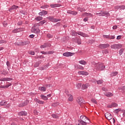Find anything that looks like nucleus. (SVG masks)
<instances>
[{
	"label": "nucleus",
	"instance_id": "obj_34",
	"mask_svg": "<svg viewBox=\"0 0 125 125\" xmlns=\"http://www.w3.org/2000/svg\"><path fill=\"white\" fill-rule=\"evenodd\" d=\"M28 43H29V42H27L26 43L22 42L21 43H18V45H24V44H28Z\"/></svg>",
	"mask_w": 125,
	"mask_h": 125
},
{
	"label": "nucleus",
	"instance_id": "obj_43",
	"mask_svg": "<svg viewBox=\"0 0 125 125\" xmlns=\"http://www.w3.org/2000/svg\"><path fill=\"white\" fill-rule=\"evenodd\" d=\"M120 111H121V109H120V108H118L117 109H115L114 110V113L115 114H118L119 113V112H120Z\"/></svg>",
	"mask_w": 125,
	"mask_h": 125
},
{
	"label": "nucleus",
	"instance_id": "obj_58",
	"mask_svg": "<svg viewBox=\"0 0 125 125\" xmlns=\"http://www.w3.org/2000/svg\"><path fill=\"white\" fill-rule=\"evenodd\" d=\"M115 9H119L121 8V6H116L115 7Z\"/></svg>",
	"mask_w": 125,
	"mask_h": 125
},
{
	"label": "nucleus",
	"instance_id": "obj_62",
	"mask_svg": "<svg viewBox=\"0 0 125 125\" xmlns=\"http://www.w3.org/2000/svg\"><path fill=\"white\" fill-rule=\"evenodd\" d=\"M11 85V83H9L8 84L5 85V87H9Z\"/></svg>",
	"mask_w": 125,
	"mask_h": 125
},
{
	"label": "nucleus",
	"instance_id": "obj_29",
	"mask_svg": "<svg viewBox=\"0 0 125 125\" xmlns=\"http://www.w3.org/2000/svg\"><path fill=\"white\" fill-rule=\"evenodd\" d=\"M20 30V28L15 29L13 30L12 32L14 34H15L16 33H18V32H20V30Z\"/></svg>",
	"mask_w": 125,
	"mask_h": 125
},
{
	"label": "nucleus",
	"instance_id": "obj_38",
	"mask_svg": "<svg viewBox=\"0 0 125 125\" xmlns=\"http://www.w3.org/2000/svg\"><path fill=\"white\" fill-rule=\"evenodd\" d=\"M53 37V36L51 35L49 33H48L47 34V38H48V39H51V38H52Z\"/></svg>",
	"mask_w": 125,
	"mask_h": 125
},
{
	"label": "nucleus",
	"instance_id": "obj_61",
	"mask_svg": "<svg viewBox=\"0 0 125 125\" xmlns=\"http://www.w3.org/2000/svg\"><path fill=\"white\" fill-rule=\"evenodd\" d=\"M53 54V52H52V51L47 52V54Z\"/></svg>",
	"mask_w": 125,
	"mask_h": 125
},
{
	"label": "nucleus",
	"instance_id": "obj_44",
	"mask_svg": "<svg viewBox=\"0 0 125 125\" xmlns=\"http://www.w3.org/2000/svg\"><path fill=\"white\" fill-rule=\"evenodd\" d=\"M124 50H125L124 49H121L119 51V54H120V55H122V54H123V53H124Z\"/></svg>",
	"mask_w": 125,
	"mask_h": 125
},
{
	"label": "nucleus",
	"instance_id": "obj_8",
	"mask_svg": "<svg viewBox=\"0 0 125 125\" xmlns=\"http://www.w3.org/2000/svg\"><path fill=\"white\" fill-rule=\"evenodd\" d=\"M74 53H71V52H65L63 54V56H65L66 57H69L70 56H73L74 55Z\"/></svg>",
	"mask_w": 125,
	"mask_h": 125
},
{
	"label": "nucleus",
	"instance_id": "obj_20",
	"mask_svg": "<svg viewBox=\"0 0 125 125\" xmlns=\"http://www.w3.org/2000/svg\"><path fill=\"white\" fill-rule=\"evenodd\" d=\"M18 7V6L13 5L10 8V9H9V11H11L12 10H15V9H17Z\"/></svg>",
	"mask_w": 125,
	"mask_h": 125
},
{
	"label": "nucleus",
	"instance_id": "obj_36",
	"mask_svg": "<svg viewBox=\"0 0 125 125\" xmlns=\"http://www.w3.org/2000/svg\"><path fill=\"white\" fill-rule=\"evenodd\" d=\"M103 53H104L105 54H108L109 53V50L107 49L104 50L103 51Z\"/></svg>",
	"mask_w": 125,
	"mask_h": 125
},
{
	"label": "nucleus",
	"instance_id": "obj_16",
	"mask_svg": "<svg viewBox=\"0 0 125 125\" xmlns=\"http://www.w3.org/2000/svg\"><path fill=\"white\" fill-rule=\"evenodd\" d=\"M80 119L81 120V122H86V121H88V118L85 116H81Z\"/></svg>",
	"mask_w": 125,
	"mask_h": 125
},
{
	"label": "nucleus",
	"instance_id": "obj_19",
	"mask_svg": "<svg viewBox=\"0 0 125 125\" xmlns=\"http://www.w3.org/2000/svg\"><path fill=\"white\" fill-rule=\"evenodd\" d=\"M50 6L52 8H54L55 7H59V6H60V4H50Z\"/></svg>",
	"mask_w": 125,
	"mask_h": 125
},
{
	"label": "nucleus",
	"instance_id": "obj_42",
	"mask_svg": "<svg viewBox=\"0 0 125 125\" xmlns=\"http://www.w3.org/2000/svg\"><path fill=\"white\" fill-rule=\"evenodd\" d=\"M97 83L98 84H102V83H103V80H99Z\"/></svg>",
	"mask_w": 125,
	"mask_h": 125
},
{
	"label": "nucleus",
	"instance_id": "obj_17",
	"mask_svg": "<svg viewBox=\"0 0 125 125\" xmlns=\"http://www.w3.org/2000/svg\"><path fill=\"white\" fill-rule=\"evenodd\" d=\"M39 14L41 16L46 15L47 14V11L43 10L42 12H40Z\"/></svg>",
	"mask_w": 125,
	"mask_h": 125
},
{
	"label": "nucleus",
	"instance_id": "obj_23",
	"mask_svg": "<svg viewBox=\"0 0 125 125\" xmlns=\"http://www.w3.org/2000/svg\"><path fill=\"white\" fill-rule=\"evenodd\" d=\"M79 62L80 64H81V65H86V64H87L86 62L84 61V60L79 61Z\"/></svg>",
	"mask_w": 125,
	"mask_h": 125
},
{
	"label": "nucleus",
	"instance_id": "obj_9",
	"mask_svg": "<svg viewBox=\"0 0 125 125\" xmlns=\"http://www.w3.org/2000/svg\"><path fill=\"white\" fill-rule=\"evenodd\" d=\"M93 15L90 13H84L82 15V17H92Z\"/></svg>",
	"mask_w": 125,
	"mask_h": 125
},
{
	"label": "nucleus",
	"instance_id": "obj_25",
	"mask_svg": "<svg viewBox=\"0 0 125 125\" xmlns=\"http://www.w3.org/2000/svg\"><path fill=\"white\" fill-rule=\"evenodd\" d=\"M40 97H41L42 99H43V100H45V101H46L48 99V98H47V96H44L43 95H41L40 96Z\"/></svg>",
	"mask_w": 125,
	"mask_h": 125
},
{
	"label": "nucleus",
	"instance_id": "obj_4",
	"mask_svg": "<svg viewBox=\"0 0 125 125\" xmlns=\"http://www.w3.org/2000/svg\"><path fill=\"white\" fill-rule=\"evenodd\" d=\"M109 46H110V45L108 43L101 44L99 45L100 48H101L102 49H104L105 48H107V47H109Z\"/></svg>",
	"mask_w": 125,
	"mask_h": 125
},
{
	"label": "nucleus",
	"instance_id": "obj_15",
	"mask_svg": "<svg viewBox=\"0 0 125 125\" xmlns=\"http://www.w3.org/2000/svg\"><path fill=\"white\" fill-rule=\"evenodd\" d=\"M79 75H83L84 76H87L88 72H86L84 71H81L78 72Z\"/></svg>",
	"mask_w": 125,
	"mask_h": 125
},
{
	"label": "nucleus",
	"instance_id": "obj_47",
	"mask_svg": "<svg viewBox=\"0 0 125 125\" xmlns=\"http://www.w3.org/2000/svg\"><path fill=\"white\" fill-rule=\"evenodd\" d=\"M71 14H72V15H77L78 14V12L76 11H71Z\"/></svg>",
	"mask_w": 125,
	"mask_h": 125
},
{
	"label": "nucleus",
	"instance_id": "obj_12",
	"mask_svg": "<svg viewBox=\"0 0 125 125\" xmlns=\"http://www.w3.org/2000/svg\"><path fill=\"white\" fill-rule=\"evenodd\" d=\"M103 37L104 39H109V40H114L115 39V36H110L108 35H104Z\"/></svg>",
	"mask_w": 125,
	"mask_h": 125
},
{
	"label": "nucleus",
	"instance_id": "obj_64",
	"mask_svg": "<svg viewBox=\"0 0 125 125\" xmlns=\"http://www.w3.org/2000/svg\"><path fill=\"white\" fill-rule=\"evenodd\" d=\"M120 7H121L120 8H121V9H125V6H124V5L120 6Z\"/></svg>",
	"mask_w": 125,
	"mask_h": 125
},
{
	"label": "nucleus",
	"instance_id": "obj_18",
	"mask_svg": "<svg viewBox=\"0 0 125 125\" xmlns=\"http://www.w3.org/2000/svg\"><path fill=\"white\" fill-rule=\"evenodd\" d=\"M108 108H112V107H118V104L115 103H112L111 104H109L107 106Z\"/></svg>",
	"mask_w": 125,
	"mask_h": 125
},
{
	"label": "nucleus",
	"instance_id": "obj_10",
	"mask_svg": "<svg viewBox=\"0 0 125 125\" xmlns=\"http://www.w3.org/2000/svg\"><path fill=\"white\" fill-rule=\"evenodd\" d=\"M50 46H51V44H50V43H47L42 45L40 47L41 48H45L46 47H50Z\"/></svg>",
	"mask_w": 125,
	"mask_h": 125
},
{
	"label": "nucleus",
	"instance_id": "obj_37",
	"mask_svg": "<svg viewBox=\"0 0 125 125\" xmlns=\"http://www.w3.org/2000/svg\"><path fill=\"white\" fill-rule=\"evenodd\" d=\"M76 86L78 89H80V88H81V87L82 86V83H78L77 84H76Z\"/></svg>",
	"mask_w": 125,
	"mask_h": 125
},
{
	"label": "nucleus",
	"instance_id": "obj_60",
	"mask_svg": "<svg viewBox=\"0 0 125 125\" xmlns=\"http://www.w3.org/2000/svg\"><path fill=\"white\" fill-rule=\"evenodd\" d=\"M102 90H103L104 91H107L108 90L107 89V88H106L105 87H103Z\"/></svg>",
	"mask_w": 125,
	"mask_h": 125
},
{
	"label": "nucleus",
	"instance_id": "obj_45",
	"mask_svg": "<svg viewBox=\"0 0 125 125\" xmlns=\"http://www.w3.org/2000/svg\"><path fill=\"white\" fill-rule=\"evenodd\" d=\"M52 118H54V119H58L59 117L56 114H52Z\"/></svg>",
	"mask_w": 125,
	"mask_h": 125
},
{
	"label": "nucleus",
	"instance_id": "obj_26",
	"mask_svg": "<svg viewBox=\"0 0 125 125\" xmlns=\"http://www.w3.org/2000/svg\"><path fill=\"white\" fill-rule=\"evenodd\" d=\"M0 82H7V81H10V78H4L0 79Z\"/></svg>",
	"mask_w": 125,
	"mask_h": 125
},
{
	"label": "nucleus",
	"instance_id": "obj_1",
	"mask_svg": "<svg viewBox=\"0 0 125 125\" xmlns=\"http://www.w3.org/2000/svg\"><path fill=\"white\" fill-rule=\"evenodd\" d=\"M94 67L96 71H103L105 69V65L101 62L95 64Z\"/></svg>",
	"mask_w": 125,
	"mask_h": 125
},
{
	"label": "nucleus",
	"instance_id": "obj_35",
	"mask_svg": "<svg viewBox=\"0 0 125 125\" xmlns=\"http://www.w3.org/2000/svg\"><path fill=\"white\" fill-rule=\"evenodd\" d=\"M109 121H110V123H112L113 124H115V123H116V120H115V118H111L110 120H109Z\"/></svg>",
	"mask_w": 125,
	"mask_h": 125
},
{
	"label": "nucleus",
	"instance_id": "obj_5",
	"mask_svg": "<svg viewBox=\"0 0 125 125\" xmlns=\"http://www.w3.org/2000/svg\"><path fill=\"white\" fill-rule=\"evenodd\" d=\"M47 19H48V20H50L52 22H58V21H60V19H54L53 17H47Z\"/></svg>",
	"mask_w": 125,
	"mask_h": 125
},
{
	"label": "nucleus",
	"instance_id": "obj_14",
	"mask_svg": "<svg viewBox=\"0 0 125 125\" xmlns=\"http://www.w3.org/2000/svg\"><path fill=\"white\" fill-rule=\"evenodd\" d=\"M88 87H89V84L88 83L83 84L82 85V89H86V88H87Z\"/></svg>",
	"mask_w": 125,
	"mask_h": 125
},
{
	"label": "nucleus",
	"instance_id": "obj_30",
	"mask_svg": "<svg viewBox=\"0 0 125 125\" xmlns=\"http://www.w3.org/2000/svg\"><path fill=\"white\" fill-rule=\"evenodd\" d=\"M68 100L69 101H73V96L72 95H68Z\"/></svg>",
	"mask_w": 125,
	"mask_h": 125
},
{
	"label": "nucleus",
	"instance_id": "obj_33",
	"mask_svg": "<svg viewBox=\"0 0 125 125\" xmlns=\"http://www.w3.org/2000/svg\"><path fill=\"white\" fill-rule=\"evenodd\" d=\"M0 103L1 104V106H4V105H6V102L4 101H2Z\"/></svg>",
	"mask_w": 125,
	"mask_h": 125
},
{
	"label": "nucleus",
	"instance_id": "obj_54",
	"mask_svg": "<svg viewBox=\"0 0 125 125\" xmlns=\"http://www.w3.org/2000/svg\"><path fill=\"white\" fill-rule=\"evenodd\" d=\"M121 39H122V36L121 35L118 36L116 38L117 40H121Z\"/></svg>",
	"mask_w": 125,
	"mask_h": 125
},
{
	"label": "nucleus",
	"instance_id": "obj_49",
	"mask_svg": "<svg viewBox=\"0 0 125 125\" xmlns=\"http://www.w3.org/2000/svg\"><path fill=\"white\" fill-rule=\"evenodd\" d=\"M7 42L3 40H0V44H1V43H5Z\"/></svg>",
	"mask_w": 125,
	"mask_h": 125
},
{
	"label": "nucleus",
	"instance_id": "obj_31",
	"mask_svg": "<svg viewBox=\"0 0 125 125\" xmlns=\"http://www.w3.org/2000/svg\"><path fill=\"white\" fill-rule=\"evenodd\" d=\"M89 123L86 121H80L81 125H86V124H88Z\"/></svg>",
	"mask_w": 125,
	"mask_h": 125
},
{
	"label": "nucleus",
	"instance_id": "obj_32",
	"mask_svg": "<svg viewBox=\"0 0 125 125\" xmlns=\"http://www.w3.org/2000/svg\"><path fill=\"white\" fill-rule=\"evenodd\" d=\"M35 20H36V21H41V20H42V17H38L35 18Z\"/></svg>",
	"mask_w": 125,
	"mask_h": 125
},
{
	"label": "nucleus",
	"instance_id": "obj_56",
	"mask_svg": "<svg viewBox=\"0 0 125 125\" xmlns=\"http://www.w3.org/2000/svg\"><path fill=\"white\" fill-rule=\"evenodd\" d=\"M45 22H46V21H42L40 22L41 24H42V25H43V24H44V23H45Z\"/></svg>",
	"mask_w": 125,
	"mask_h": 125
},
{
	"label": "nucleus",
	"instance_id": "obj_28",
	"mask_svg": "<svg viewBox=\"0 0 125 125\" xmlns=\"http://www.w3.org/2000/svg\"><path fill=\"white\" fill-rule=\"evenodd\" d=\"M117 75H118V72L116 71H113L111 74V77H115V76H117Z\"/></svg>",
	"mask_w": 125,
	"mask_h": 125
},
{
	"label": "nucleus",
	"instance_id": "obj_59",
	"mask_svg": "<svg viewBox=\"0 0 125 125\" xmlns=\"http://www.w3.org/2000/svg\"><path fill=\"white\" fill-rule=\"evenodd\" d=\"M117 28H118V26L117 25H114L113 27H112V29L113 30H116L117 29Z\"/></svg>",
	"mask_w": 125,
	"mask_h": 125
},
{
	"label": "nucleus",
	"instance_id": "obj_21",
	"mask_svg": "<svg viewBox=\"0 0 125 125\" xmlns=\"http://www.w3.org/2000/svg\"><path fill=\"white\" fill-rule=\"evenodd\" d=\"M19 116H26L27 112L26 111H21V112L19 113Z\"/></svg>",
	"mask_w": 125,
	"mask_h": 125
},
{
	"label": "nucleus",
	"instance_id": "obj_24",
	"mask_svg": "<svg viewBox=\"0 0 125 125\" xmlns=\"http://www.w3.org/2000/svg\"><path fill=\"white\" fill-rule=\"evenodd\" d=\"M102 16H110V14L107 12H103Z\"/></svg>",
	"mask_w": 125,
	"mask_h": 125
},
{
	"label": "nucleus",
	"instance_id": "obj_27",
	"mask_svg": "<svg viewBox=\"0 0 125 125\" xmlns=\"http://www.w3.org/2000/svg\"><path fill=\"white\" fill-rule=\"evenodd\" d=\"M39 90H41V91L44 92L45 90H46V88L44 87H40L39 88Z\"/></svg>",
	"mask_w": 125,
	"mask_h": 125
},
{
	"label": "nucleus",
	"instance_id": "obj_40",
	"mask_svg": "<svg viewBox=\"0 0 125 125\" xmlns=\"http://www.w3.org/2000/svg\"><path fill=\"white\" fill-rule=\"evenodd\" d=\"M77 67L78 69H80V70H83V66L82 65H77Z\"/></svg>",
	"mask_w": 125,
	"mask_h": 125
},
{
	"label": "nucleus",
	"instance_id": "obj_57",
	"mask_svg": "<svg viewBox=\"0 0 125 125\" xmlns=\"http://www.w3.org/2000/svg\"><path fill=\"white\" fill-rule=\"evenodd\" d=\"M103 13H97L96 15H98L99 16H102Z\"/></svg>",
	"mask_w": 125,
	"mask_h": 125
},
{
	"label": "nucleus",
	"instance_id": "obj_51",
	"mask_svg": "<svg viewBox=\"0 0 125 125\" xmlns=\"http://www.w3.org/2000/svg\"><path fill=\"white\" fill-rule=\"evenodd\" d=\"M38 103L39 104H44V102L39 100L38 101Z\"/></svg>",
	"mask_w": 125,
	"mask_h": 125
},
{
	"label": "nucleus",
	"instance_id": "obj_22",
	"mask_svg": "<svg viewBox=\"0 0 125 125\" xmlns=\"http://www.w3.org/2000/svg\"><path fill=\"white\" fill-rule=\"evenodd\" d=\"M105 95L107 97H112L114 95L111 92H107L105 93Z\"/></svg>",
	"mask_w": 125,
	"mask_h": 125
},
{
	"label": "nucleus",
	"instance_id": "obj_2",
	"mask_svg": "<svg viewBox=\"0 0 125 125\" xmlns=\"http://www.w3.org/2000/svg\"><path fill=\"white\" fill-rule=\"evenodd\" d=\"M72 36H77V35H79L80 36L83 37V38L88 37V35L87 34L83 33V32H78L77 33L75 31H72Z\"/></svg>",
	"mask_w": 125,
	"mask_h": 125
},
{
	"label": "nucleus",
	"instance_id": "obj_48",
	"mask_svg": "<svg viewBox=\"0 0 125 125\" xmlns=\"http://www.w3.org/2000/svg\"><path fill=\"white\" fill-rule=\"evenodd\" d=\"M29 54H30L31 55H34L35 54V52L34 51H30L28 52Z\"/></svg>",
	"mask_w": 125,
	"mask_h": 125
},
{
	"label": "nucleus",
	"instance_id": "obj_41",
	"mask_svg": "<svg viewBox=\"0 0 125 125\" xmlns=\"http://www.w3.org/2000/svg\"><path fill=\"white\" fill-rule=\"evenodd\" d=\"M77 42L78 44H82V40L81 39H77Z\"/></svg>",
	"mask_w": 125,
	"mask_h": 125
},
{
	"label": "nucleus",
	"instance_id": "obj_39",
	"mask_svg": "<svg viewBox=\"0 0 125 125\" xmlns=\"http://www.w3.org/2000/svg\"><path fill=\"white\" fill-rule=\"evenodd\" d=\"M77 10H78V11H81V12H82V11H85V9L81 8H78Z\"/></svg>",
	"mask_w": 125,
	"mask_h": 125
},
{
	"label": "nucleus",
	"instance_id": "obj_3",
	"mask_svg": "<svg viewBox=\"0 0 125 125\" xmlns=\"http://www.w3.org/2000/svg\"><path fill=\"white\" fill-rule=\"evenodd\" d=\"M39 24H36L33 26L31 30L32 33H35V34H37V33H40V29H39Z\"/></svg>",
	"mask_w": 125,
	"mask_h": 125
},
{
	"label": "nucleus",
	"instance_id": "obj_46",
	"mask_svg": "<svg viewBox=\"0 0 125 125\" xmlns=\"http://www.w3.org/2000/svg\"><path fill=\"white\" fill-rule=\"evenodd\" d=\"M91 102L93 103H95V104H97V101H96L94 99H92L91 100Z\"/></svg>",
	"mask_w": 125,
	"mask_h": 125
},
{
	"label": "nucleus",
	"instance_id": "obj_13",
	"mask_svg": "<svg viewBox=\"0 0 125 125\" xmlns=\"http://www.w3.org/2000/svg\"><path fill=\"white\" fill-rule=\"evenodd\" d=\"M105 117L108 120H111V119H112V118H113L112 115H111V114H110L109 113H105Z\"/></svg>",
	"mask_w": 125,
	"mask_h": 125
},
{
	"label": "nucleus",
	"instance_id": "obj_11",
	"mask_svg": "<svg viewBox=\"0 0 125 125\" xmlns=\"http://www.w3.org/2000/svg\"><path fill=\"white\" fill-rule=\"evenodd\" d=\"M28 104H29V101L26 100L23 103L20 104L19 105V107H24V106H26V105H28Z\"/></svg>",
	"mask_w": 125,
	"mask_h": 125
},
{
	"label": "nucleus",
	"instance_id": "obj_6",
	"mask_svg": "<svg viewBox=\"0 0 125 125\" xmlns=\"http://www.w3.org/2000/svg\"><path fill=\"white\" fill-rule=\"evenodd\" d=\"M77 102L79 104V105H82L83 103V99L81 97L77 98L76 100Z\"/></svg>",
	"mask_w": 125,
	"mask_h": 125
},
{
	"label": "nucleus",
	"instance_id": "obj_53",
	"mask_svg": "<svg viewBox=\"0 0 125 125\" xmlns=\"http://www.w3.org/2000/svg\"><path fill=\"white\" fill-rule=\"evenodd\" d=\"M41 53H42V54L47 55V52L41 51Z\"/></svg>",
	"mask_w": 125,
	"mask_h": 125
},
{
	"label": "nucleus",
	"instance_id": "obj_63",
	"mask_svg": "<svg viewBox=\"0 0 125 125\" xmlns=\"http://www.w3.org/2000/svg\"><path fill=\"white\" fill-rule=\"evenodd\" d=\"M34 37H35V35H30L29 36V37H30L31 39L34 38Z\"/></svg>",
	"mask_w": 125,
	"mask_h": 125
},
{
	"label": "nucleus",
	"instance_id": "obj_55",
	"mask_svg": "<svg viewBox=\"0 0 125 125\" xmlns=\"http://www.w3.org/2000/svg\"><path fill=\"white\" fill-rule=\"evenodd\" d=\"M88 20V18H87V17H86L83 19L84 22H86V21H87Z\"/></svg>",
	"mask_w": 125,
	"mask_h": 125
},
{
	"label": "nucleus",
	"instance_id": "obj_50",
	"mask_svg": "<svg viewBox=\"0 0 125 125\" xmlns=\"http://www.w3.org/2000/svg\"><path fill=\"white\" fill-rule=\"evenodd\" d=\"M48 7H49V6L46 5L42 6V8H48Z\"/></svg>",
	"mask_w": 125,
	"mask_h": 125
},
{
	"label": "nucleus",
	"instance_id": "obj_7",
	"mask_svg": "<svg viewBox=\"0 0 125 125\" xmlns=\"http://www.w3.org/2000/svg\"><path fill=\"white\" fill-rule=\"evenodd\" d=\"M122 47V45L115 44L111 46V48L113 49H118V48H121Z\"/></svg>",
	"mask_w": 125,
	"mask_h": 125
},
{
	"label": "nucleus",
	"instance_id": "obj_52",
	"mask_svg": "<svg viewBox=\"0 0 125 125\" xmlns=\"http://www.w3.org/2000/svg\"><path fill=\"white\" fill-rule=\"evenodd\" d=\"M22 23L23 22H22V21H19L18 23V26H20V25H22Z\"/></svg>",
	"mask_w": 125,
	"mask_h": 125
}]
</instances>
